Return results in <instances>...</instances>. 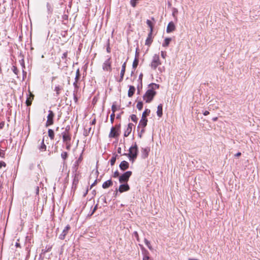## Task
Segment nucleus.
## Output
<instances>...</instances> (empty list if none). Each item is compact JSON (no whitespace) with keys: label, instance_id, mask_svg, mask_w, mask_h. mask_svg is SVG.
Listing matches in <instances>:
<instances>
[{"label":"nucleus","instance_id":"f257e3e1","mask_svg":"<svg viewBox=\"0 0 260 260\" xmlns=\"http://www.w3.org/2000/svg\"><path fill=\"white\" fill-rule=\"evenodd\" d=\"M159 88V85L153 83L149 85L148 90L143 95V100L146 103H150L156 94L155 90Z\"/></svg>","mask_w":260,"mask_h":260},{"label":"nucleus","instance_id":"f03ea898","mask_svg":"<svg viewBox=\"0 0 260 260\" xmlns=\"http://www.w3.org/2000/svg\"><path fill=\"white\" fill-rule=\"evenodd\" d=\"M70 126L66 127L65 131L62 133L63 142L66 144V148L70 150L71 147V135L69 133Z\"/></svg>","mask_w":260,"mask_h":260},{"label":"nucleus","instance_id":"7ed1b4c3","mask_svg":"<svg viewBox=\"0 0 260 260\" xmlns=\"http://www.w3.org/2000/svg\"><path fill=\"white\" fill-rule=\"evenodd\" d=\"M138 147L136 143L131 146L129 149L128 157L129 159H132L133 161L136 158L138 154Z\"/></svg>","mask_w":260,"mask_h":260},{"label":"nucleus","instance_id":"20e7f679","mask_svg":"<svg viewBox=\"0 0 260 260\" xmlns=\"http://www.w3.org/2000/svg\"><path fill=\"white\" fill-rule=\"evenodd\" d=\"M120 126L119 125H116L114 127H112L111 129L109 137L111 138H117L119 135Z\"/></svg>","mask_w":260,"mask_h":260},{"label":"nucleus","instance_id":"39448f33","mask_svg":"<svg viewBox=\"0 0 260 260\" xmlns=\"http://www.w3.org/2000/svg\"><path fill=\"white\" fill-rule=\"evenodd\" d=\"M160 64H161V62L159 59V57L158 55L155 54L153 56V59L151 63V67L153 70H155L156 68Z\"/></svg>","mask_w":260,"mask_h":260},{"label":"nucleus","instance_id":"423d86ee","mask_svg":"<svg viewBox=\"0 0 260 260\" xmlns=\"http://www.w3.org/2000/svg\"><path fill=\"white\" fill-rule=\"evenodd\" d=\"M131 171H127L119 177V181L121 183H126L132 175Z\"/></svg>","mask_w":260,"mask_h":260},{"label":"nucleus","instance_id":"0eeeda50","mask_svg":"<svg viewBox=\"0 0 260 260\" xmlns=\"http://www.w3.org/2000/svg\"><path fill=\"white\" fill-rule=\"evenodd\" d=\"M54 117V114L53 111L49 110V114L47 116V120L46 123V126H48L49 125H51L53 124V118Z\"/></svg>","mask_w":260,"mask_h":260},{"label":"nucleus","instance_id":"6e6552de","mask_svg":"<svg viewBox=\"0 0 260 260\" xmlns=\"http://www.w3.org/2000/svg\"><path fill=\"white\" fill-rule=\"evenodd\" d=\"M111 62L110 58L106 60L103 64V69L105 71H110L111 70Z\"/></svg>","mask_w":260,"mask_h":260},{"label":"nucleus","instance_id":"1a4fd4ad","mask_svg":"<svg viewBox=\"0 0 260 260\" xmlns=\"http://www.w3.org/2000/svg\"><path fill=\"white\" fill-rule=\"evenodd\" d=\"M147 118H141V119L140 120L138 127H142V132H144L145 131V127L147 125Z\"/></svg>","mask_w":260,"mask_h":260},{"label":"nucleus","instance_id":"9d476101","mask_svg":"<svg viewBox=\"0 0 260 260\" xmlns=\"http://www.w3.org/2000/svg\"><path fill=\"white\" fill-rule=\"evenodd\" d=\"M133 125H134L133 124H132L131 123H129L128 124V125L124 132V136L125 137H128L129 135V134L131 133Z\"/></svg>","mask_w":260,"mask_h":260},{"label":"nucleus","instance_id":"9b49d317","mask_svg":"<svg viewBox=\"0 0 260 260\" xmlns=\"http://www.w3.org/2000/svg\"><path fill=\"white\" fill-rule=\"evenodd\" d=\"M129 186L127 183H124L123 184H121L119 186V191L120 192H123L129 190Z\"/></svg>","mask_w":260,"mask_h":260},{"label":"nucleus","instance_id":"f8f14e48","mask_svg":"<svg viewBox=\"0 0 260 260\" xmlns=\"http://www.w3.org/2000/svg\"><path fill=\"white\" fill-rule=\"evenodd\" d=\"M70 229V226L69 225H67L64 229L63 230L62 233L59 235V239L61 240H63L65 238V237L67 233H68V231Z\"/></svg>","mask_w":260,"mask_h":260},{"label":"nucleus","instance_id":"ddd939ff","mask_svg":"<svg viewBox=\"0 0 260 260\" xmlns=\"http://www.w3.org/2000/svg\"><path fill=\"white\" fill-rule=\"evenodd\" d=\"M146 23L148 26L150 28V32H152L153 31V27L155 23V21L153 18H151L150 20H147Z\"/></svg>","mask_w":260,"mask_h":260},{"label":"nucleus","instance_id":"4468645a","mask_svg":"<svg viewBox=\"0 0 260 260\" xmlns=\"http://www.w3.org/2000/svg\"><path fill=\"white\" fill-rule=\"evenodd\" d=\"M119 167L121 170L124 171L128 168L129 164L126 161L123 160L120 163Z\"/></svg>","mask_w":260,"mask_h":260},{"label":"nucleus","instance_id":"2eb2a0df","mask_svg":"<svg viewBox=\"0 0 260 260\" xmlns=\"http://www.w3.org/2000/svg\"><path fill=\"white\" fill-rule=\"evenodd\" d=\"M29 97L27 98L26 104L27 106H30L31 104V102L34 98V95L29 91Z\"/></svg>","mask_w":260,"mask_h":260},{"label":"nucleus","instance_id":"dca6fc26","mask_svg":"<svg viewBox=\"0 0 260 260\" xmlns=\"http://www.w3.org/2000/svg\"><path fill=\"white\" fill-rule=\"evenodd\" d=\"M153 37L152 35V34H149L146 40L145 45L147 46H150L153 41Z\"/></svg>","mask_w":260,"mask_h":260},{"label":"nucleus","instance_id":"f3484780","mask_svg":"<svg viewBox=\"0 0 260 260\" xmlns=\"http://www.w3.org/2000/svg\"><path fill=\"white\" fill-rule=\"evenodd\" d=\"M113 184V182L112 181H111V180H107L106 181H105V182H104V183L103 184V185H102V187L103 188H107L109 187H110L111 186H112Z\"/></svg>","mask_w":260,"mask_h":260},{"label":"nucleus","instance_id":"a211bd4d","mask_svg":"<svg viewBox=\"0 0 260 260\" xmlns=\"http://www.w3.org/2000/svg\"><path fill=\"white\" fill-rule=\"evenodd\" d=\"M174 30H175L174 24L172 22H170L168 24V26H167V31L171 32V31H174Z\"/></svg>","mask_w":260,"mask_h":260},{"label":"nucleus","instance_id":"6ab92c4d","mask_svg":"<svg viewBox=\"0 0 260 260\" xmlns=\"http://www.w3.org/2000/svg\"><path fill=\"white\" fill-rule=\"evenodd\" d=\"M135 90V87L134 86H130L128 91V96L129 97H132L134 95Z\"/></svg>","mask_w":260,"mask_h":260},{"label":"nucleus","instance_id":"aec40b11","mask_svg":"<svg viewBox=\"0 0 260 260\" xmlns=\"http://www.w3.org/2000/svg\"><path fill=\"white\" fill-rule=\"evenodd\" d=\"M157 115L159 117H161L162 115V106L161 104L157 106Z\"/></svg>","mask_w":260,"mask_h":260},{"label":"nucleus","instance_id":"412c9836","mask_svg":"<svg viewBox=\"0 0 260 260\" xmlns=\"http://www.w3.org/2000/svg\"><path fill=\"white\" fill-rule=\"evenodd\" d=\"M171 38H167L165 39L164 42L162 44V46L164 47H166L169 46L170 42L171 41Z\"/></svg>","mask_w":260,"mask_h":260},{"label":"nucleus","instance_id":"4be33fe9","mask_svg":"<svg viewBox=\"0 0 260 260\" xmlns=\"http://www.w3.org/2000/svg\"><path fill=\"white\" fill-rule=\"evenodd\" d=\"M125 67L126 63L125 62H124L122 66V69L120 73V80L123 79V76L125 71Z\"/></svg>","mask_w":260,"mask_h":260},{"label":"nucleus","instance_id":"5701e85b","mask_svg":"<svg viewBox=\"0 0 260 260\" xmlns=\"http://www.w3.org/2000/svg\"><path fill=\"white\" fill-rule=\"evenodd\" d=\"M143 260H151L149 256V252L146 250H145L143 252Z\"/></svg>","mask_w":260,"mask_h":260},{"label":"nucleus","instance_id":"b1692460","mask_svg":"<svg viewBox=\"0 0 260 260\" xmlns=\"http://www.w3.org/2000/svg\"><path fill=\"white\" fill-rule=\"evenodd\" d=\"M44 139L42 141L41 145L39 147V149L41 151H45L46 150V146L44 144Z\"/></svg>","mask_w":260,"mask_h":260},{"label":"nucleus","instance_id":"393cba45","mask_svg":"<svg viewBox=\"0 0 260 260\" xmlns=\"http://www.w3.org/2000/svg\"><path fill=\"white\" fill-rule=\"evenodd\" d=\"M150 110L146 109L142 113V118H147L146 117L150 114Z\"/></svg>","mask_w":260,"mask_h":260},{"label":"nucleus","instance_id":"a878e982","mask_svg":"<svg viewBox=\"0 0 260 260\" xmlns=\"http://www.w3.org/2000/svg\"><path fill=\"white\" fill-rule=\"evenodd\" d=\"M48 133V136H49V138L51 140H53L54 138V133L53 131L51 129H49Z\"/></svg>","mask_w":260,"mask_h":260},{"label":"nucleus","instance_id":"bb28decb","mask_svg":"<svg viewBox=\"0 0 260 260\" xmlns=\"http://www.w3.org/2000/svg\"><path fill=\"white\" fill-rule=\"evenodd\" d=\"M144 242L145 243V244L147 245V246L148 247V248L150 249V250H152V246L150 244V242L147 240L146 239H144Z\"/></svg>","mask_w":260,"mask_h":260},{"label":"nucleus","instance_id":"cd10ccee","mask_svg":"<svg viewBox=\"0 0 260 260\" xmlns=\"http://www.w3.org/2000/svg\"><path fill=\"white\" fill-rule=\"evenodd\" d=\"M62 89V87L59 86H56L55 87V89H54V91L56 92V94L57 95H58L60 93V91Z\"/></svg>","mask_w":260,"mask_h":260},{"label":"nucleus","instance_id":"c85d7f7f","mask_svg":"<svg viewBox=\"0 0 260 260\" xmlns=\"http://www.w3.org/2000/svg\"><path fill=\"white\" fill-rule=\"evenodd\" d=\"M143 103L142 102H139L137 104V108L138 110H141L143 108Z\"/></svg>","mask_w":260,"mask_h":260},{"label":"nucleus","instance_id":"c756f323","mask_svg":"<svg viewBox=\"0 0 260 260\" xmlns=\"http://www.w3.org/2000/svg\"><path fill=\"white\" fill-rule=\"evenodd\" d=\"M68 156V154L67 152H63L61 154V157L63 159L65 160Z\"/></svg>","mask_w":260,"mask_h":260},{"label":"nucleus","instance_id":"7c9ffc66","mask_svg":"<svg viewBox=\"0 0 260 260\" xmlns=\"http://www.w3.org/2000/svg\"><path fill=\"white\" fill-rule=\"evenodd\" d=\"M138 0H131L130 3L133 7H135L137 5V2Z\"/></svg>","mask_w":260,"mask_h":260},{"label":"nucleus","instance_id":"2f4dec72","mask_svg":"<svg viewBox=\"0 0 260 260\" xmlns=\"http://www.w3.org/2000/svg\"><path fill=\"white\" fill-rule=\"evenodd\" d=\"M117 110V106L115 105V104H113L112 106V113H115V112Z\"/></svg>","mask_w":260,"mask_h":260},{"label":"nucleus","instance_id":"473e14b6","mask_svg":"<svg viewBox=\"0 0 260 260\" xmlns=\"http://www.w3.org/2000/svg\"><path fill=\"white\" fill-rule=\"evenodd\" d=\"M167 56V52L165 51H161V56L162 58L165 59Z\"/></svg>","mask_w":260,"mask_h":260},{"label":"nucleus","instance_id":"72a5a7b5","mask_svg":"<svg viewBox=\"0 0 260 260\" xmlns=\"http://www.w3.org/2000/svg\"><path fill=\"white\" fill-rule=\"evenodd\" d=\"M131 120L134 122H137V117L136 115H132L131 116Z\"/></svg>","mask_w":260,"mask_h":260},{"label":"nucleus","instance_id":"f704fd0d","mask_svg":"<svg viewBox=\"0 0 260 260\" xmlns=\"http://www.w3.org/2000/svg\"><path fill=\"white\" fill-rule=\"evenodd\" d=\"M138 64V60L137 59H135V60L133 62V66L134 68H136Z\"/></svg>","mask_w":260,"mask_h":260},{"label":"nucleus","instance_id":"c9c22d12","mask_svg":"<svg viewBox=\"0 0 260 260\" xmlns=\"http://www.w3.org/2000/svg\"><path fill=\"white\" fill-rule=\"evenodd\" d=\"M116 161V157H113L110 160V163L112 166L114 165Z\"/></svg>","mask_w":260,"mask_h":260},{"label":"nucleus","instance_id":"e433bc0d","mask_svg":"<svg viewBox=\"0 0 260 260\" xmlns=\"http://www.w3.org/2000/svg\"><path fill=\"white\" fill-rule=\"evenodd\" d=\"M134 235L135 236V237H136V238L137 239V240L138 241H139V235H138V233L137 232H135L134 233Z\"/></svg>","mask_w":260,"mask_h":260},{"label":"nucleus","instance_id":"4c0bfd02","mask_svg":"<svg viewBox=\"0 0 260 260\" xmlns=\"http://www.w3.org/2000/svg\"><path fill=\"white\" fill-rule=\"evenodd\" d=\"M114 118H115V114L112 113V114L110 116V119H111V121L112 123L113 122Z\"/></svg>","mask_w":260,"mask_h":260},{"label":"nucleus","instance_id":"58836bf2","mask_svg":"<svg viewBox=\"0 0 260 260\" xmlns=\"http://www.w3.org/2000/svg\"><path fill=\"white\" fill-rule=\"evenodd\" d=\"M5 122L4 121H2L1 123H0V129H2L3 128V127H4V125H5Z\"/></svg>","mask_w":260,"mask_h":260},{"label":"nucleus","instance_id":"ea45409f","mask_svg":"<svg viewBox=\"0 0 260 260\" xmlns=\"http://www.w3.org/2000/svg\"><path fill=\"white\" fill-rule=\"evenodd\" d=\"M5 167L6 166V164L5 162L4 161H0V169L3 167Z\"/></svg>","mask_w":260,"mask_h":260},{"label":"nucleus","instance_id":"a19ab883","mask_svg":"<svg viewBox=\"0 0 260 260\" xmlns=\"http://www.w3.org/2000/svg\"><path fill=\"white\" fill-rule=\"evenodd\" d=\"M203 114L205 115V116H207L209 114V112L208 111H205L204 113H203Z\"/></svg>","mask_w":260,"mask_h":260},{"label":"nucleus","instance_id":"79ce46f5","mask_svg":"<svg viewBox=\"0 0 260 260\" xmlns=\"http://www.w3.org/2000/svg\"><path fill=\"white\" fill-rule=\"evenodd\" d=\"M241 152H238L237 153H236V154L235 155V156L236 157H239V156H241Z\"/></svg>","mask_w":260,"mask_h":260},{"label":"nucleus","instance_id":"37998d69","mask_svg":"<svg viewBox=\"0 0 260 260\" xmlns=\"http://www.w3.org/2000/svg\"><path fill=\"white\" fill-rule=\"evenodd\" d=\"M118 175H119L118 172H115L114 173V177H117Z\"/></svg>","mask_w":260,"mask_h":260},{"label":"nucleus","instance_id":"c03bdc74","mask_svg":"<svg viewBox=\"0 0 260 260\" xmlns=\"http://www.w3.org/2000/svg\"><path fill=\"white\" fill-rule=\"evenodd\" d=\"M0 156L2 157H4V152L1 151H0Z\"/></svg>","mask_w":260,"mask_h":260},{"label":"nucleus","instance_id":"a18cd8bd","mask_svg":"<svg viewBox=\"0 0 260 260\" xmlns=\"http://www.w3.org/2000/svg\"><path fill=\"white\" fill-rule=\"evenodd\" d=\"M217 119H218L217 117H213V118H212V120H213V121H217Z\"/></svg>","mask_w":260,"mask_h":260},{"label":"nucleus","instance_id":"49530a36","mask_svg":"<svg viewBox=\"0 0 260 260\" xmlns=\"http://www.w3.org/2000/svg\"><path fill=\"white\" fill-rule=\"evenodd\" d=\"M79 70H78V71H77V76H76V78H78L79 77Z\"/></svg>","mask_w":260,"mask_h":260},{"label":"nucleus","instance_id":"de8ad7c7","mask_svg":"<svg viewBox=\"0 0 260 260\" xmlns=\"http://www.w3.org/2000/svg\"><path fill=\"white\" fill-rule=\"evenodd\" d=\"M107 51L108 52H110V48L109 47V46H108L107 48Z\"/></svg>","mask_w":260,"mask_h":260},{"label":"nucleus","instance_id":"09e8293b","mask_svg":"<svg viewBox=\"0 0 260 260\" xmlns=\"http://www.w3.org/2000/svg\"><path fill=\"white\" fill-rule=\"evenodd\" d=\"M95 119H94L92 121V122H91V124H95Z\"/></svg>","mask_w":260,"mask_h":260},{"label":"nucleus","instance_id":"8fccbe9b","mask_svg":"<svg viewBox=\"0 0 260 260\" xmlns=\"http://www.w3.org/2000/svg\"><path fill=\"white\" fill-rule=\"evenodd\" d=\"M96 206H95V207L94 208V209H93V211H92V214H93V212L96 210Z\"/></svg>","mask_w":260,"mask_h":260},{"label":"nucleus","instance_id":"3c124183","mask_svg":"<svg viewBox=\"0 0 260 260\" xmlns=\"http://www.w3.org/2000/svg\"><path fill=\"white\" fill-rule=\"evenodd\" d=\"M118 153H121V148H118Z\"/></svg>","mask_w":260,"mask_h":260},{"label":"nucleus","instance_id":"603ef678","mask_svg":"<svg viewBox=\"0 0 260 260\" xmlns=\"http://www.w3.org/2000/svg\"><path fill=\"white\" fill-rule=\"evenodd\" d=\"M16 247H19V246H20V244H19V243H16Z\"/></svg>","mask_w":260,"mask_h":260},{"label":"nucleus","instance_id":"864d4df0","mask_svg":"<svg viewBox=\"0 0 260 260\" xmlns=\"http://www.w3.org/2000/svg\"><path fill=\"white\" fill-rule=\"evenodd\" d=\"M80 161H81V157H80V158L78 159V161H77V162L78 163V162H80Z\"/></svg>","mask_w":260,"mask_h":260},{"label":"nucleus","instance_id":"5fc2aeb1","mask_svg":"<svg viewBox=\"0 0 260 260\" xmlns=\"http://www.w3.org/2000/svg\"><path fill=\"white\" fill-rule=\"evenodd\" d=\"M142 249L143 250V253L145 249H144V248H142Z\"/></svg>","mask_w":260,"mask_h":260},{"label":"nucleus","instance_id":"6e6d98bb","mask_svg":"<svg viewBox=\"0 0 260 260\" xmlns=\"http://www.w3.org/2000/svg\"><path fill=\"white\" fill-rule=\"evenodd\" d=\"M218 108V107H215V109H217Z\"/></svg>","mask_w":260,"mask_h":260}]
</instances>
